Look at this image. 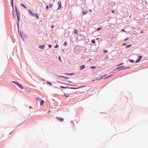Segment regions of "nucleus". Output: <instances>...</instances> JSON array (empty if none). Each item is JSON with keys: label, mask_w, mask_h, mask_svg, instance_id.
Here are the masks:
<instances>
[{"label": "nucleus", "mask_w": 148, "mask_h": 148, "mask_svg": "<svg viewBox=\"0 0 148 148\" xmlns=\"http://www.w3.org/2000/svg\"><path fill=\"white\" fill-rule=\"evenodd\" d=\"M28 11L31 15L33 16H35L36 17L37 19H38V14L36 13H33L32 11H31L30 9L28 10Z\"/></svg>", "instance_id": "obj_1"}, {"label": "nucleus", "mask_w": 148, "mask_h": 148, "mask_svg": "<svg viewBox=\"0 0 148 148\" xmlns=\"http://www.w3.org/2000/svg\"><path fill=\"white\" fill-rule=\"evenodd\" d=\"M58 3L59 5L58 10H60L61 9V7H62L61 4V2L60 1H59L58 2Z\"/></svg>", "instance_id": "obj_2"}, {"label": "nucleus", "mask_w": 148, "mask_h": 148, "mask_svg": "<svg viewBox=\"0 0 148 148\" xmlns=\"http://www.w3.org/2000/svg\"><path fill=\"white\" fill-rule=\"evenodd\" d=\"M57 120H59L60 122H62L64 120V119L60 117H56V118Z\"/></svg>", "instance_id": "obj_3"}, {"label": "nucleus", "mask_w": 148, "mask_h": 148, "mask_svg": "<svg viewBox=\"0 0 148 148\" xmlns=\"http://www.w3.org/2000/svg\"><path fill=\"white\" fill-rule=\"evenodd\" d=\"M142 57L141 56H138V60H137L135 62L136 63H137V62H139L140 60H141V58Z\"/></svg>", "instance_id": "obj_4"}, {"label": "nucleus", "mask_w": 148, "mask_h": 148, "mask_svg": "<svg viewBox=\"0 0 148 148\" xmlns=\"http://www.w3.org/2000/svg\"><path fill=\"white\" fill-rule=\"evenodd\" d=\"M21 89H23V87L22 85L18 83V84L17 85Z\"/></svg>", "instance_id": "obj_5"}, {"label": "nucleus", "mask_w": 148, "mask_h": 148, "mask_svg": "<svg viewBox=\"0 0 148 148\" xmlns=\"http://www.w3.org/2000/svg\"><path fill=\"white\" fill-rule=\"evenodd\" d=\"M87 13V10H83V11H82V13H83V15H84L86 14Z\"/></svg>", "instance_id": "obj_6"}, {"label": "nucleus", "mask_w": 148, "mask_h": 148, "mask_svg": "<svg viewBox=\"0 0 148 148\" xmlns=\"http://www.w3.org/2000/svg\"><path fill=\"white\" fill-rule=\"evenodd\" d=\"M85 67V66L84 65H82L80 66V70H82L84 69Z\"/></svg>", "instance_id": "obj_7"}, {"label": "nucleus", "mask_w": 148, "mask_h": 148, "mask_svg": "<svg viewBox=\"0 0 148 148\" xmlns=\"http://www.w3.org/2000/svg\"><path fill=\"white\" fill-rule=\"evenodd\" d=\"M40 102V106L42 105L44 103V101L43 100H41V101Z\"/></svg>", "instance_id": "obj_8"}, {"label": "nucleus", "mask_w": 148, "mask_h": 148, "mask_svg": "<svg viewBox=\"0 0 148 148\" xmlns=\"http://www.w3.org/2000/svg\"><path fill=\"white\" fill-rule=\"evenodd\" d=\"M45 47V45H42V46H39V48L40 49H43V48Z\"/></svg>", "instance_id": "obj_9"}, {"label": "nucleus", "mask_w": 148, "mask_h": 148, "mask_svg": "<svg viewBox=\"0 0 148 148\" xmlns=\"http://www.w3.org/2000/svg\"><path fill=\"white\" fill-rule=\"evenodd\" d=\"M21 5L24 8H25L26 9L27 8L26 7L23 3H21Z\"/></svg>", "instance_id": "obj_10"}, {"label": "nucleus", "mask_w": 148, "mask_h": 148, "mask_svg": "<svg viewBox=\"0 0 148 148\" xmlns=\"http://www.w3.org/2000/svg\"><path fill=\"white\" fill-rule=\"evenodd\" d=\"M16 12L17 13V19H18V22L19 21L20 18L18 17V12L16 10Z\"/></svg>", "instance_id": "obj_11"}, {"label": "nucleus", "mask_w": 148, "mask_h": 148, "mask_svg": "<svg viewBox=\"0 0 148 148\" xmlns=\"http://www.w3.org/2000/svg\"><path fill=\"white\" fill-rule=\"evenodd\" d=\"M12 82L14 83V84H16L17 85L18 84V83L17 82L14 81H12Z\"/></svg>", "instance_id": "obj_12"}, {"label": "nucleus", "mask_w": 148, "mask_h": 148, "mask_svg": "<svg viewBox=\"0 0 148 148\" xmlns=\"http://www.w3.org/2000/svg\"><path fill=\"white\" fill-rule=\"evenodd\" d=\"M12 82L14 83V84H16L17 85L18 84V83L17 82L14 81H12Z\"/></svg>", "instance_id": "obj_13"}, {"label": "nucleus", "mask_w": 148, "mask_h": 148, "mask_svg": "<svg viewBox=\"0 0 148 148\" xmlns=\"http://www.w3.org/2000/svg\"><path fill=\"white\" fill-rule=\"evenodd\" d=\"M103 76H101L99 79V78H97L95 80H100L103 78Z\"/></svg>", "instance_id": "obj_14"}, {"label": "nucleus", "mask_w": 148, "mask_h": 148, "mask_svg": "<svg viewBox=\"0 0 148 148\" xmlns=\"http://www.w3.org/2000/svg\"><path fill=\"white\" fill-rule=\"evenodd\" d=\"M36 99L39 102H40L41 101V99H40L38 97H37L36 98Z\"/></svg>", "instance_id": "obj_15"}, {"label": "nucleus", "mask_w": 148, "mask_h": 148, "mask_svg": "<svg viewBox=\"0 0 148 148\" xmlns=\"http://www.w3.org/2000/svg\"><path fill=\"white\" fill-rule=\"evenodd\" d=\"M78 31H77V29H75L74 31V33L75 34H77L78 33Z\"/></svg>", "instance_id": "obj_16"}, {"label": "nucleus", "mask_w": 148, "mask_h": 148, "mask_svg": "<svg viewBox=\"0 0 148 148\" xmlns=\"http://www.w3.org/2000/svg\"><path fill=\"white\" fill-rule=\"evenodd\" d=\"M64 95H65L66 97H68L69 96V95L68 94H64Z\"/></svg>", "instance_id": "obj_17"}, {"label": "nucleus", "mask_w": 148, "mask_h": 148, "mask_svg": "<svg viewBox=\"0 0 148 148\" xmlns=\"http://www.w3.org/2000/svg\"><path fill=\"white\" fill-rule=\"evenodd\" d=\"M59 77H62L64 78H65V79H67L68 78H66V77H65L64 76H60Z\"/></svg>", "instance_id": "obj_18"}, {"label": "nucleus", "mask_w": 148, "mask_h": 148, "mask_svg": "<svg viewBox=\"0 0 148 148\" xmlns=\"http://www.w3.org/2000/svg\"><path fill=\"white\" fill-rule=\"evenodd\" d=\"M66 75H73V73H66L65 74Z\"/></svg>", "instance_id": "obj_19"}, {"label": "nucleus", "mask_w": 148, "mask_h": 148, "mask_svg": "<svg viewBox=\"0 0 148 148\" xmlns=\"http://www.w3.org/2000/svg\"><path fill=\"white\" fill-rule=\"evenodd\" d=\"M92 42L93 43L95 44V40H92Z\"/></svg>", "instance_id": "obj_20"}, {"label": "nucleus", "mask_w": 148, "mask_h": 148, "mask_svg": "<svg viewBox=\"0 0 148 148\" xmlns=\"http://www.w3.org/2000/svg\"><path fill=\"white\" fill-rule=\"evenodd\" d=\"M129 61L131 62H134V60H131V59Z\"/></svg>", "instance_id": "obj_21"}, {"label": "nucleus", "mask_w": 148, "mask_h": 148, "mask_svg": "<svg viewBox=\"0 0 148 148\" xmlns=\"http://www.w3.org/2000/svg\"><path fill=\"white\" fill-rule=\"evenodd\" d=\"M53 4H50V5H49V7L50 8H52V6H53Z\"/></svg>", "instance_id": "obj_22"}, {"label": "nucleus", "mask_w": 148, "mask_h": 148, "mask_svg": "<svg viewBox=\"0 0 148 148\" xmlns=\"http://www.w3.org/2000/svg\"><path fill=\"white\" fill-rule=\"evenodd\" d=\"M107 50H104L103 51V53H107Z\"/></svg>", "instance_id": "obj_23"}, {"label": "nucleus", "mask_w": 148, "mask_h": 148, "mask_svg": "<svg viewBox=\"0 0 148 148\" xmlns=\"http://www.w3.org/2000/svg\"><path fill=\"white\" fill-rule=\"evenodd\" d=\"M131 45H129L128 46H126V48H128V47H131Z\"/></svg>", "instance_id": "obj_24"}, {"label": "nucleus", "mask_w": 148, "mask_h": 148, "mask_svg": "<svg viewBox=\"0 0 148 148\" xmlns=\"http://www.w3.org/2000/svg\"><path fill=\"white\" fill-rule=\"evenodd\" d=\"M58 45L57 44L55 46V48H58Z\"/></svg>", "instance_id": "obj_25"}, {"label": "nucleus", "mask_w": 148, "mask_h": 148, "mask_svg": "<svg viewBox=\"0 0 148 148\" xmlns=\"http://www.w3.org/2000/svg\"><path fill=\"white\" fill-rule=\"evenodd\" d=\"M96 67L95 66H91L90 68L91 69H94Z\"/></svg>", "instance_id": "obj_26"}, {"label": "nucleus", "mask_w": 148, "mask_h": 148, "mask_svg": "<svg viewBox=\"0 0 148 148\" xmlns=\"http://www.w3.org/2000/svg\"><path fill=\"white\" fill-rule=\"evenodd\" d=\"M46 9L47 10L49 9V6L48 5H47L46 6Z\"/></svg>", "instance_id": "obj_27"}, {"label": "nucleus", "mask_w": 148, "mask_h": 148, "mask_svg": "<svg viewBox=\"0 0 148 148\" xmlns=\"http://www.w3.org/2000/svg\"><path fill=\"white\" fill-rule=\"evenodd\" d=\"M102 28H98L97 29V31H99V30L101 29Z\"/></svg>", "instance_id": "obj_28"}, {"label": "nucleus", "mask_w": 148, "mask_h": 148, "mask_svg": "<svg viewBox=\"0 0 148 148\" xmlns=\"http://www.w3.org/2000/svg\"><path fill=\"white\" fill-rule=\"evenodd\" d=\"M59 61L60 62H61V58L60 56H59Z\"/></svg>", "instance_id": "obj_29"}, {"label": "nucleus", "mask_w": 148, "mask_h": 148, "mask_svg": "<svg viewBox=\"0 0 148 148\" xmlns=\"http://www.w3.org/2000/svg\"><path fill=\"white\" fill-rule=\"evenodd\" d=\"M67 44V43L66 42H65L64 44V46H66Z\"/></svg>", "instance_id": "obj_30"}, {"label": "nucleus", "mask_w": 148, "mask_h": 148, "mask_svg": "<svg viewBox=\"0 0 148 148\" xmlns=\"http://www.w3.org/2000/svg\"><path fill=\"white\" fill-rule=\"evenodd\" d=\"M121 31H122L124 32H126L125 31L124 29H122L121 30Z\"/></svg>", "instance_id": "obj_31"}, {"label": "nucleus", "mask_w": 148, "mask_h": 148, "mask_svg": "<svg viewBox=\"0 0 148 148\" xmlns=\"http://www.w3.org/2000/svg\"><path fill=\"white\" fill-rule=\"evenodd\" d=\"M60 87L62 88H66V87H64V86H60Z\"/></svg>", "instance_id": "obj_32"}, {"label": "nucleus", "mask_w": 148, "mask_h": 148, "mask_svg": "<svg viewBox=\"0 0 148 148\" xmlns=\"http://www.w3.org/2000/svg\"><path fill=\"white\" fill-rule=\"evenodd\" d=\"M123 45H126V43H123Z\"/></svg>", "instance_id": "obj_33"}, {"label": "nucleus", "mask_w": 148, "mask_h": 148, "mask_svg": "<svg viewBox=\"0 0 148 148\" xmlns=\"http://www.w3.org/2000/svg\"><path fill=\"white\" fill-rule=\"evenodd\" d=\"M51 47H52V46H51V45H49V48H51Z\"/></svg>", "instance_id": "obj_34"}, {"label": "nucleus", "mask_w": 148, "mask_h": 148, "mask_svg": "<svg viewBox=\"0 0 148 148\" xmlns=\"http://www.w3.org/2000/svg\"><path fill=\"white\" fill-rule=\"evenodd\" d=\"M47 83L50 84L51 85V84L49 82H47Z\"/></svg>", "instance_id": "obj_35"}, {"label": "nucleus", "mask_w": 148, "mask_h": 148, "mask_svg": "<svg viewBox=\"0 0 148 148\" xmlns=\"http://www.w3.org/2000/svg\"><path fill=\"white\" fill-rule=\"evenodd\" d=\"M114 12V10H112V13H113Z\"/></svg>", "instance_id": "obj_36"}, {"label": "nucleus", "mask_w": 148, "mask_h": 148, "mask_svg": "<svg viewBox=\"0 0 148 148\" xmlns=\"http://www.w3.org/2000/svg\"><path fill=\"white\" fill-rule=\"evenodd\" d=\"M54 27V25H52V26H51V28L53 29V27Z\"/></svg>", "instance_id": "obj_37"}, {"label": "nucleus", "mask_w": 148, "mask_h": 148, "mask_svg": "<svg viewBox=\"0 0 148 148\" xmlns=\"http://www.w3.org/2000/svg\"><path fill=\"white\" fill-rule=\"evenodd\" d=\"M111 75H110V76H108V77H106V78H108L109 77H110V76H111Z\"/></svg>", "instance_id": "obj_38"}, {"label": "nucleus", "mask_w": 148, "mask_h": 148, "mask_svg": "<svg viewBox=\"0 0 148 148\" xmlns=\"http://www.w3.org/2000/svg\"><path fill=\"white\" fill-rule=\"evenodd\" d=\"M143 31L142 30L141 32L140 33H143Z\"/></svg>", "instance_id": "obj_39"}, {"label": "nucleus", "mask_w": 148, "mask_h": 148, "mask_svg": "<svg viewBox=\"0 0 148 148\" xmlns=\"http://www.w3.org/2000/svg\"><path fill=\"white\" fill-rule=\"evenodd\" d=\"M71 88L72 89H77V88Z\"/></svg>", "instance_id": "obj_40"}, {"label": "nucleus", "mask_w": 148, "mask_h": 148, "mask_svg": "<svg viewBox=\"0 0 148 148\" xmlns=\"http://www.w3.org/2000/svg\"><path fill=\"white\" fill-rule=\"evenodd\" d=\"M50 112H51V111L49 110V111H48V112H47V113H49Z\"/></svg>", "instance_id": "obj_41"}, {"label": "nucleus", "mask_w": 148, "mask_h": 148, "mask_svg": "<svg viewBox=\"0 0 148 148\" xmlns=\"http://www.w3.org/2000/svg\"><path fill=\"white\" fill-rule=\"evenodd\" d=\"M128 38H127L126 39H125V40L124 41H126V40H128Z\"/></svg>", "instance_id": "obj_42"}, {"label": "nucleus", "mask_w": 148, "mask_h": 148, "mask_svg": "<svg viewBox=\"0 0 148 148\" xmlns=\"http://www.w3.org/2000/svg\"><path fill=\"white\" fill-rule=\"evenodd\" d=\"M123 64V63H121V64H120L119 65H122V64Z\"/></svg>", "instance_id": "obj_43"}, {"label": "nucleus", "mask_w": 148, "mask_h": 148, "mask_svg": "<svg viewBox=\"0 0 148 148\" xmlns=\"http://www.w3.org/2000/svg\"><path fill=\"white\" fill-rule=\"evenodd\" d=\"M32 108V106H29V108H30H30Z\"/></svg>", "instance_id": "obj_44"}, {"label": "nucleus", "mask_w": 148, "mask_h": 148, "mask_svg": "<svg viewBox=\"0 0 148 148\" xmlns=\"http://www.w3.org/2000/svg\"><path fill=\"white\" fill-rule=\"evenodd\" d=\"M89 11L90 12H92V11L91 10H89Z\"/></svg>", "instance_id": "obj_45"}, {"label": "nucleus", "mask_w": 148, "mask_h": 148, "mask_svg": "<svg viewBox=\"0 0 148 148\" xmlns=\"http://www.w3.org/2000/svg\"><path fill=\"white\" fill-rule=\"evenodd\" d=\"M106 75H103L104 76H103V77H104V76H105Z\"/></svg>", "instance_id": "obj_46"}, {"label": "nucleus", "mask_w": 148, "mask_h": 148, "mask_svg": "<svg viewBox=\"0 0 148 148\" xmlns=\"http://www.w3.org/2000/svg\"><path fill=\"white\" fill-rule=\"evenodd\" d=\"M94 80H92V82H94Z\"/></svg>", "instance_id": "obj_47"}, {"label": "nucleus", "mask_w": 148, "mask_h": 148, "mask_svg": "<svg viewBox=\"0 0 148 148\" xmlns=\"http://www.w3.org/2000/svg\"><path fill=\"white\" fill-rule=\"evenodd\" d=\"M130 68V67H128L127 68Z\"/></svg>", "instance_id": "obj_48"}, {"label": "nucleus", "mask_w": 148, "mask_h": 148, "mask_svg": "<svg viewBox=\"0 0 148 148\" xmlns=\"http://www.w3.org/2000/svg\"><path fill=\"white\" fill-rule=\"evenodd\" d=\"M119 69V68H117V69Z\"/></svg>", "instance_id": "obj_49"}, {"label": "nucleus", "mask_w": 148, "mask_h": 148, "mask_svg": "<svg viewBox=\"0 0 148 148\" xmlns=\"http://www.w3.org/2000/svg\"><path fill=\"white\" fill-rule=\"evenodd\" d=\"M12 1H13V0H12Z\"/></svg>", "instance_id": "obj_50"}, {"label": "nucleus", "mask_w": 148, "mask_h": 148, "mask_svg": "<svg viewBox=\"0 0 148 148\" xmlns=\"http://www.w3.org/2000/svg\"><path fill=\"white\" fill-rule=\"evenodd\" d=\"M147 14L148 15V13Z\"/></svg>", "instance_id": "obj_51"}]
</instances>
